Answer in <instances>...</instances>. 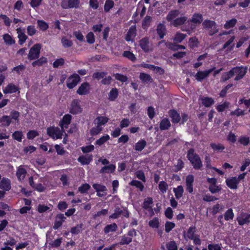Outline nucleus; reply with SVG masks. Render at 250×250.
<instances>
[{
  "instance_id": "1",
  "label": "nucleus",
  "mask_w": 250,
  "mask_h": 250,
  "mask_svg": "<svg viewBox=\"0 0 250 250\" xmlns=\"http://www.w3.org/2000/svg\"><path fill=\"white\" fill-rule=\"evenodd\" d=\"M188 158L195 169H199L202 166V164L199 157L194 153L193 149H190L188 154Z\"/></svg>"
},
{
  "instance_id": "2",
  "label": "nucleus",
  "mask_w": 250,
  "mask_h": 250,
  "mask_svg": "<svg viewBox=\"0 0 250 250\" xmlns=\"http://www.w3.org/2000/svg\"><path fill=\"white\" fill-rule=\"evenodd\" d=\"M63 132L64 130H60L57 127H50L47 129V134L53 139L61 138Z\"/></svg>"
},
{
  "instance_id": "3",
  "label": "nucleus",
  "mask_w": 250,
  "mask_h": 250,
  "mask_svg": "<svg viewBox=\"0 0 250 250\" xmlns=\"http://www.w3.org/2000/svg\"><path fill=\"white\" fill-rule=\"evenodd\" d=\"M207 181L209 184L208 189L211 193L214 194L218 193L221 190L222 188L221 186L216 184V179L214 178H208Z\"/></svg>"
},
{
  "instance_id": "4",
  "label": "nucleus",
  "mask_w": 250,
  "mask_h": 250,
  "mask_svg": "<svg viewBox=\"0 0 250 250\" xmlns=\"http://www.w3.org/2000/svg\"><path fill=\"white\" fill-rule=\"evenodd\" d=\"M204 28L207 29L209 31V34L210 35L214 34L217 32L218 30L216 26V23L212 21L205 20L202 23Z\"/></svg>"
},
{
  "instance_id": "5",
  "label": "nucleus",
  "mask_w": 250,
  "mask_h": 250,
  "mask_svg": "<svg viewBox=\"0 0 250 250\" xmlns=\"http://www.w3.org/2000/svg\"><path fill=\"white\" fill-rule=\"evenodd\" d=\"M42 46L39 43H37L30 49L29 54L28 58L30 60H34L39 57L40 50Z\"/></svg>"
},
{
  "instance_id": "6",
  "label": "nucleus",
  "mask_w": 250,
  "mask_h": 250,
  "mask_svg": "<svg viewBox=\"0 0 250 250\" xmlns=\"http://www.w3.org/2000/svg\"><path fill=\"white\" fill-rule=\"evenodd\" d=\"M80 4V0H62L61 6L64 9L78 8Z\"/></svg>"
},
{
  "instance_id": "7",
  "label": "nucleus",
  "mask_w": 250,
  "mask_h": 250,
  "mask_svg": "<svg viewBox=\"0 0 250 250\" xmlns=\"http://www.w3.org/2000/svg\"><path fill=\"white\" fill-rule=\"evenodd\" d=\"M80 81V77L78 74H74L70 76L67 81V86L71 89L74 88Z\"/></svg>"
},
{
  "instance_id": "8",
  "label": "nucleus",
  "mask_w": 250,
  "mask_h": 250,
  "mask_svg": "<svg viewBox=\"0 0 250 250\" xmlns=\"http://www.w3.org/2000/svg\"><path fill=\"white\" fill-rule=\"evenodd\" d=\"M247 68L244 67H235L233 68L234 76H236L235 80L238 81L242 79L247 72Z\"/></svg>"
},
{
  "instance_id": "9",
  "label": "nucleus",
  "mask_w": 250,
  "mask_h": 250,
  "mask_svg": "<svg viewBox=\"0 0 250 250\" xmlns=\"http://www.w3.org/2000/svg\"><path fill=\"white\" fill-rule=\"evenodd\" d=\"M215 69V67H213L208 70L205 71H198L195 75V79L198 81H202L203 80L208 77L210 73L213 71Z\"/></svg>"
},
{
  "instance_id": "10",
  "label": "nucleus",
  "mask_w": 250,
  "mask_h": 250,
  "mask_svg": "<svg viewBox=\"0 0 250 250\" xmlns=\"http://www.w3.org/2000/svg\"><path fill=\"white\" fill-rule=\"evenodd\" d=\"M82 110V108L80 104V101L78 100H74L71 104L70 112L73 114H77L81 113Z\"/></svg>"
},
{
  "instance_id": "11",
  "label": "nucleus",
  "mask_w": 250,
  "mask_h": 250,
  "mask_svg": "<svg viewBox=\"0 0 250 250\" xmlns=\"http://www.w3.org/2000/svg\"><path fill=\"white\" fill-rule=\"evenodd\" d=\"M90 90V86L87 83H83L79 86L77 93L80 95L88 94Z\"/></svg>"
},
{
  "instance_id": "12",
  "label": "nucleus",
  "mask_w": 250,
  "mask_h": 250,
  "mask_svg": "<svg viewBox=\"0 0 250 250\" xmlns=\"http://www.w3.org/2000/svg\"><path fill=\"white\" fill-rule=\"evenodd\" d=\"M140 46L145 52H148L152 50V46L151 44L147 38H144L140 41Z\"/></svg>"
},
{
  "instance_id": "13",
  "label": "nucleus",
  "mask_w": 250,
  "mask_h": 250,
  "mask_svg": "<svg viewBox=\"0 0 250 250\" xmlns=\"http://www.w3.org/2000/svg\"><path fill=\"white\" fill-rule=\"evenodd\" d=\"M239 225L242 226L250 222V214L241 213L237 218Z\"/></svg>"
},
{
  "instance_id": "14",
  "label": "nucleus",
  "mask_w": 250,
  "mask_h": 250,
  "mask_svg": "<svg viewBox=\"0 0 250 250\" xmlns=\"http://www.w3.org/2000/svg\"><path fill=\"white\" fill-rule=\"evenodd\" d=\"M194 178L192 175H188L186 178V190L191 193L193 191V183Z\"/></svg>"
},
{
  "instance_id": "15",
  "label": "nucleus",
  "mask_w": 250,
  "mask_h": 250,
  "mask_svg": "<svg viewBox=\"0 0 250 250\" xmlns=\"http://www.w3.org/2000/svg\"><path fill=\"white\" fill-rule=\"evenodd\" d=\"M153 204V200L151 197H147L145 199L144 204H143V208L146 210H147L150 214V215H153L154 214V212L152 208V205Z\"/></svg>"
},
{
  "instance_id": "16",
  "label": "nucleus",
  "mask_w": 250,
  "mask_h": 250,
  "mask_svg": "<svg viewBox=\"0 0 250 250\" xmlns=\"http://www.w3.org/2000/svg\"><path fill=\"white\" fill-rule=\"evenodd\" d=\"M17 91L19 92L18 86L12 83L8 84L3 88V92L4 94H12Z\"/></svg>"
},
{
  "instance_id": "17",
  "label": "nucleus",
  "mask_w": 250,
  "mask_h": 250,
  "mask_svg": "<svg viewBox=\"0 0 250 250\" xmlns=\"http://www.w3.org/2000/svg\"><path fill=\"white\" fill-rule=\"evenodd\" d=\"M109 118L105 116H98L94 121V124L95 125L102 127L108 121Z\"/></svg>"
},
{
  "instance_id": "18",
  "label": "nucleus",
  "mask_w": 250,
  "mask_h": 250,
  "mask_svg": "<svg viewBox=\"0 0 250 250\" xmlns=\"http://www.w3.org/2000/svg\"><path fill=\"white\" fill-rule=\"evenodd\" d=\"M71 119L72 116L69 114H66L63 117L59 124L62 130H64V128L68 127V125L70 123Z\"/></svg>"
},
{
  "instance_id": "19",
  "label": "nucleus",
  "mask_w": 250,
  "mask_h": 250,
  "mask_svg": "<svg viewBox=\"0 0 250 250\" xmlns=\"http://www.w3.org/2000/svg\"><path fill=\"white\" fill-rule=\"evenodd\" d=\"M26 174V170L24 168L23 166H21L18 167L16 175L20 181L22 182L24 179Z\"/></svg>"
},
{
  "instance_id": "20",
  "label": "nucleus",
  "mask_w": 250,
  "mask_h": 250,
  "mask_svg": "<svg viewBox=\"0 0 250 250\" xmlns=\"http://www.w3.org/2000/svg\"><path fill=\"white\" fill-rule=\"evenodd\" d=\"M136 26H131L128 31L127 34L125 37V40L127 42L133 41L134 38L136 35Z\"/></svg>"
},
{
  "instance_id": "21",
  "label": "nucleus",
  "mask_w": 250,
  "mask_h": 250,
  "mask_svg": "<svg viewBox=\"0 0 250 250\" xmlns=\"http://www.w3.org/2000/svg\"><path fill=\"white\" fill-rule=\"evenodd\" d=\"M227 185L231 189H236L239 184L236 177L228 178L226 180Z\"/></svg>"
},
{
  "instance_id": "22",
  "label": "nucleus",
  "mask_w": 250,
  "mask_h": 250,
  "mask_svg": "<svg viewBox=\"0 0 250 250\" xmlns=\"http://www.w3.org/2000/svg\"><path fill=\"white\" fill-rule=\"evenodd\" d=\"M92 156L91 155H86L80 156L78 160L82 165H88L92 160Z\"/></svg>"
},
{
  "instance_id": "23",
  "label": "nucleus",
  "mask_w": 250,
  "mask_h": 250,
  "mask_svg": "<svg viewBox=\"0 0 250 250\" xmlns=\"http://www.w3.org/2000/svg\"><path fill=\"white\" fill-rule=\"evenodd\" d=\"M2 39L5 44L8 45H12L15 43V41L12 36L8 33L3 35Z\"/></svg>"
},
{
  "instance_id": "24",
  "label": "nucleus",
  "mask_w": 250,
  "mask_h": 250,
  "mask_svg": "<svg viewBox=\"0 0 250 250\" xmlns=\"http://www.w3.org/2000/svg\"><path fill=\"white\" fill-rule=\"evenodd\" d=\"M65 219V217L64 216L63 214H58L56 218L54 226L53 227L54 229H58L60 227L62 226V222L64 221Z\"/></svg>"
},
{
  "instance_id": "25",
  "label": "nucleus",
  "mask_w": 250,
  "mask_h": 250,
  "mask_svg": "<svg viewBox=\"0 0 250 250\" xmlns=\"http://www.w3.org/2000/svg\"><path fill=\"white\" fill-rule=\"evenodd\" d=\"M0 188L8 191L11 188L10 181L7 178H3L0 182Z\"/></svg>"
},
{
  "instance_id": "26",
  "label": "nucleus",
  "mask_w": 250,
  "mask_h": 250,
  "mask_svg": "<svg viewBox=\"0 0 250 250\" xmlns=\"http://www.w3.org/2000/svg\"><path fill=\"white\" fill-rule=\"evenodd\" d=\"M11 118L9 116L4 115L0 118V125L3 127L9 126L11 123Z\"/></svg>"
},
{
  "instance_id": "27",
  "label": "nucleus",
  "mask_w": 250,
  "mask_h": 250,
  "mask_svg": "<svg viewBox=\"0 0 250 250\" xmlns=\"http://www.w3.org/2000/svg\"><path fill=\"white\" fill-rule=\"evenodd\" d=\"M169 115L173 123H178L180 122L181 117L176 111L174 110L169 111Z\"/></svg>"
},
{
  "instance_id": "28",
  "label": "nucleus",
  "mask_w": 250,
  "mask_h": 250,
  "mask_svg": "<svg viewBox=\"0 0 250 250\" xmlns=\"http://www.w3.org/2000/svg\"><path fill=\"white\" fill-rule=\"evenodd\" d=\"M180 14V12L179 10H175L170 11L167 17V20L171 22V23H172V21L175 20L177 17L179 16Z\"/></svg>"
},
{
  "instance_id": "29",
  "label": "nucleus",
  "mask_w": 250,
  "mask_h": 250,
  "mask_svg": "<svg viewBox=\"0 0 250 250\" xmlns=\"http://www.w3.org/2000/svg\"><path fill=\"white\" fill-rule=\"evenodd\" d=\"M187 19L188 18L185 16L177 18L172 21L171 24L175 27H177L183 24L187 20Z\"/></svg>"
},
{
  "instance_id": "30",
  "label": "nucleus",
  "mask_w": 250,
  "mask_h": 250,
  "mask_svg": "<svg viewBox=\"0 0 250 250\" xmlns=\"http://www.w3.org/2000/svg\"><path fill=\"white\" fill-rule=\"evenodd\" d=\"M187 35L185 34L177 32L173 38V40L175 43H180L187 37Z\"/></svg>"
},
{
  "instance_id": "31",
  "label": "nucleus",
  "mask_w": 250,
  "mask_h": 250,
  "mask_svg": "<svg viewBox=\"0 0 250 250\" xmlns=\"http://www.w3.org/2000/svg\"><path fill=\"white\" fill-rule=\"evenodd\" d=\"M173 192L176 199H179L182 197L184 192V188L182 186H179L176 188H174Z\"/></svg>"
},
{
  "instance_id": "32",
  "label": "nucleus",
  "mask_w": 250,
  "mask_h": 250,
  "mask_svg": "<svg viewBox=\"0 0 250 250\" xmlns=\"http://www.w3.org/2000/svg\"><path fill=\"white\" fill-rule=\"evenodd\" d=\"M202 104L206 107H209L214 103L212 98L203 97L201 99Z\"/></svg>"
},
{
  "instance_id": "33",
  "label": "nucleus",
  "mask_w": 250,
  "mask_h": 250,
  "mask_svg": "<svg viewBox=\"0 0 250 250\" xmlns=\"http://www.w3.org/2000/svg\"><path fill=\"white\" fill-rule=\"evenodd\" d=\"M166 27L164 24L160 23L157 26V32L161 39L164 38L166 34Z\"/></svg>"
},
{
  "instance_id": "34",
  "label": "nucleus",
  "mask_w": 250,
  "mask_h": 250,
  "mask_svg": "<svg viewBox=\"0 0 250 250\" xmlns=\"http://www.w3.org/2000/svg\"><path fill=\"white\" fill-rule=\"evenodd\" d=\"M196 231V228L195 227H190L187 233L185 235V238H188L192 240L194 237L196 235L195 233Z\"/></svg>"
},
{
  "instance_id": "35",
  "label": "nucleus",
  "mask_w": 250,
  "mask_h": 250,
  "mask_svg": "<svg viewBox=\"0 0 250 250\" xmlns=\"http://www.w3.org/2000/svg\"><path fill=\"white\" fill-rule=\"evenodd\" d=\"M109 136L108 134H105L100 137L99 139H98L95 142V145H98L99 146H101L102 145L104 144L106 141L109 140Z\"/></svg>"
},
{
  "instance_id": "36",
  "label": "nucleus",
  "mask_w": 250,
  "mask_h": 250,
  "mask_svg": "<svg viewBox=\"0 0 250 250\" xmlns=\"http://www.w3.org/2000/svg\"><path fill=\"white\" fill-rule=\"evenodd\" d=\"M158 188L160 192L164 194L167 192L168 188V185L166 182L162 181L159 183Z\"/></svg>"
},
{
  "instance_id": "37",
  "label": "nucleus",
  "mask_w": 250,
  "mask_h": 250,
  "mask_svg": "<svg viewBox=\"0 0 250 250\" xmlns=\"http://www.w3.org/2000/svg\"><path fill=\"white\" fill-rule=\"evenodd\" d=\"M170 126V123L167 119H164L162 120L160 124V128L161 130L167 129Z\"/></svg>"
},
{
  "instance_id": "38",
  "label": "nucleus",
  "mask_w": 250,
  "mask_h": 250,
  "mask_svg": "<svg viewBox=\"0 0 250 250\" xmlns=\"http://www.w3.org/2000/svg\"><path fill=\"white\" fill-rule=\"evenodd\" d=\"M37 25L38 28L42 31H46L49 27L47 23L43 20H38Z\"/></svg>"
},
{
  "instance_id": "39",
  "label": "nucleus",
  "mask_w": 250,
  "mask_h": 250,
  "mask_svg": "<svg viewBox=\"0 0 250 250\" xmlns=\"http://www.w3.org/2000/svg\"><path fill=\"white\" fill-rule=\"evenodd\" d=\"M115 166L114 165H110L109 166L103 167L101 169V172L103 173H112L115 169Z\"/></svg>"
},
{
  "instance_id": "40",
  "label": "nucleus",
  "mask_w": 250,
  "mask_h": 250,
  "mask_svg": "<svg viewBox=\"0 0 250 250\" xmlns=\"http://www.w3.org/2000/svg\"><path fill=\"white\" fill-rule=\"evenodd\" d=\"M114 5V1L112 0H106L104 5V11L108 12Z\"/></svg>"
},
{
  "instance_id": "41",
  "label": "nucleus",
  "mask_w": 250,
  "mask_h": 250,
  "mask_svg": "<svg viewBox=\"0 0 250 250\" xmlns=\"http://www.w3.org/2000/svg\"><path fill=\"white\" fill-rule=\"evenodd\" d=\"M117 229V225L115 223H113L112 224L107 225L104 229V232L105 233H108L110 232L116 231Z\"/></svg>"
},
{
  "instance_id": "42",
  "label": "nucleus",
  "mask_w": 250,
  "mask_h": 250,
  "mask_svg": "<svg viewBox=\"0 0 250 250\" xmlns=\"http://www.w3.org/2000/svg\"><path fill=\"white\" fill-rule=\"evenodd\" d=\"M61 42L64 48L70 47L73 45L72 41L65 37L62 38Z\"/></svg>"
},
{
  "instance_id": "43",
  "label": "nucleus",
  "mask_w": 250,
  "mask_h": 250,
  "mask_svg": "<svg viewBox=\"0 0 250 250\" xmlns=\"http://www.w3.org/2000/svg\"><path fill=\"white\" fill-rule=\"evenodd\" d=\"M237 22V20L235 19H232L230 20H228L226 21L224 24V27L225 29H229L235 26Z\"/></svg>"
},
{
  "instance_id": "44",
  "label": "nucleus",
  "mask_w": 250,
  "mask_h": 250,
  "mask_svg": "<svg viewBox=\"0 0 250 250\" xmlns=\"http://www.w3.org/2000/svg\"><path fill=\"white\" fill-rule=\"evenodd\" d=\"M132 242V237L124 235L121 237L120 244L121 245H128Z\"/></svg>"
},
{
  "instance_id": "45",
  "label": "nucleus",
  "mask_w": 250,
  "mask_h": 250,
  "mask_svg": "<svg viewBox=\"0 0 250 250\" xmlns=\"http://www.w3.org/2000/svg\"><path fill=\"white\" fill-rule=\"evenodd\" d=\"M202 16L200 14H194L191 20V21L194 23H200L202 21Z\"/></svg>"
},
{
  "instance_id": "46",
  "label": "nucleus",
  "mask_w": 250,
  "mask_h": 250,
  "mask_svg": "<svg viewBox=\"0 0 250 250\" xmlns=\"http://www.w3.org/2000/svg\"><path fill=\"white\" fill-rule=\"evenodd\" d=\"M159 220L158 218L155 217L148 222L149 226L153 228L157 229L159 227Z\"/></svg>"
},
{
  "instance_id": "47",
  "label": "nucleus",
  "mask_w": 250,
  "mask_h": 250,
  "mask_svg": "<svg viewBox=\"0 0 250 250\" xmlns=\"http://www.w3.org/2000/svg\"><path fill=\"white\" fill-rule=\"evenodd\" d=\"M23 133L21 131H16L12 134V137L19 142H21L22 139Z\"/></svg>"
},
{
  "instance_id": "48",
  "label": "nucleus",
  "mask_w": 250,
  "mask_h": 250,
  "mask_svg": "<svg viewBox=\"0 0 250 250\" xmlns=\"http://www.w3.org/2000/svg\"><path fill=\"white\" fill-rule=\"evenodd\" d=\"M146 145V142L144 140H140L137 142L135 146L136 150L141 151L143 150Z\"/></svg>"
},
{
  "instance_id": "49",
  "label": "nucleus",
  "mask_w": 250,
  "mask_h": 250,
  "mask_svg": "<svg viewBox=\"0 0 250 250\" xmlns=\"http://www.w3.org/2000/svg\"><path fill=\"white\" fill-rule=\"evenodd\" d=\"M103 130V127L95 125L90 130V133L91 135L95 136L99 134Z\"/></svg>"
},
{
  "instance_id": "50",
  "label": "nucleus",
  "mask_w": 250,
  "mask_h": 250,
  "mask_svg": "<svg viewBox=\"0 0 250 250\" xmlns=\"http://www.w3.org/2000/svg\"><path fill=\"white\" fill-rule=\"evenodd\" d=\"M229 105V103L228 102H225L223 103L218 104L216 106V109L218 112H223L226 109L228 108Z\"/></svg>"
},
{
  "instance_id": "51",
  "label": "nucleus",
  "mask_w": 250,
  "mask_h": 250,
  "mask_svg": "<svg viewBox=\"0 0 250 250\" xmlns=\"http://www.w3.org/2000/svg\"><path fill=\"white\" fill-rule=\"evenodd\" d=\"M129 184L131 186L136 187L137 188L139 189L141 191H142L144 188V186L143 185V184L141 182H140L138 181H137V180H132V181L130 182Z\"/></svg>"
},
{
  "instance_id": "52",
  "label": "nucleus",
  "mask_w": 250,
  "mask_h": 250,
  "mask_svg": "<svg viewBox=\"0 0 250 250\" xmlns=\"http://www.w3.org/2000/svg\"><path fill=\"white\" fill-rule=\"evenodd\" d=\"M93 188L96 190L97 192H104L106 190V187L101 184H95L93 185Z\"/></svg>"
},
{
  "instance_id": "53",
  "label": "nucleus",
  "mask_w": 250,
  "mask_h": 250,
  "mask_svg": "<svg viewBox=\"0 0 250 250\" xmlns=\"http://www.w3.org/2000/svg\"><path fill=\"white\" fill-rule=\"evenodd\" d=\"M234 217V213L231 208L226 211L224 215L225 219L227 221L232 220Z\"/></svg>"
},
{
  "instance_id": "54",
  "label": "nucleus",
  "mask_w": 250,
  "mask_h": 250,
  "mask_svg": "<svg viewBox=\"0 0 250 250\" xmlns=\"http://www.w3.org/2000/svg\"><path fill=\"white\" fill-rule=\"evenodd\" d=\"M233 76H234V75L232 68L229 72L224 73L222 76L221 79L223 81H226Z\"/></svg>"
},
{
  "instance_id": "55",
  "label": "nucleus",
  "mask_w": 250,
  "mask_h": 250,
  "mask_svg": "<svg viewBox=\"0 0 250 250\" xmlns=\"http://www.w3.org/2000/svg\"><path fill=\"white\" fill-rule=\"evenodd\" d=\"M166 247L168 250H177L178 249L177 245L174 241L167 243Z\"/></svg>"
},
{
  "instance_id": "56",
  "label": "nucleus",
  "mask_w": 250,
  "mask_h": 250,
  "mask_svg": "<svg viewBox=\"0 0 250 250\" xmlns=\"http://www.w3.org/2000/svg\"><path fill=\"white\" fill-rule=\"evenodd\" d=\"M118 92L117 89H112L109 94V99L110 101H114L118 96Z\"/></svg>"
},
{
  "instance_id": "57",
  "label": "nucleus",
  "mask_w": 250,
  "mask_h": 250,
  "mask_svg": "<svg viewBox=\"0 0 250 250\" xmlns=\"http://www.w3.org/2000/svg\"><path fill=\"white\" fill-rule=\"evenodd\" d=\"M47 62V59L45 57H42L40 59L32 63V65L33 66H36L37 65L40 66L45 63Z\"/></svg>"
},
{
  "instance_id": "58",
  "label": "nucleus",
  "mask_w": 250,
  "mask_h": 250,
  "mask_svg": "<svg viewBox=\"0 0 250 250\" xmlns=\"http://www.w3.org/2000/svg\"><path fill=\"white\" fill-rule=\"evenodd\" d=\"M223 208L224 207L222 205L217 204L212 207L211 208V212L213 214H215L219 211L222 210Z\"/></svg>"
},
{
  "instance_id": "59",
  "label": "nucleus",
  "mask_w": 250,
  "mask_h": 250,
  "mask_svg": "<svg viewBox=\"0 0 250 250\" xmlns=\"http://www.w3.org/2000/svg\"><path fill=\"white\" fill-rule=\"evenodd\" d=\"M90 186L88 184H83L79 188V191L82 193H86L90 188Z\"/></svg>"
},
{
  "instance_id": "60",
  "label": "nucleus",
  "mask_w": 250,
  "mask_h": 250,
  "mask_svg": "<svg viewBox=\"0 0 250 250\" xmlns=\"http://www.w3.org/2000/svg\"><path fill=\"white\" fill-rule=\"evenodd\" d=\"M37 32V30L33 25H29L27 27V33L30 36L34 35Z\"/></svg>"
},
{
  "instance_id": "61",
  "label": "nucleus",
  "mask_w": 250,
  "mask_h": 250,
  "mask_svg": "<svg viewBox=\"0 0 250 250\" xmlns=\"http://www.w3.org/2000/svg\"><path fill=\"white\" fill-rule=\"evenodd\" d=\"M175 226L174 223L171 222H167L165 224V230L167 232L170 231Z\"/></svg>"
},
{
  "instance_id": "62",
  "label": "nucleus",
  "mask_w": 250,
  "mask_h": 250,
  "mask_svg": "<svg viewBox=\"0 0 250 250\" xmlns=\"http://www.w3.org/2000/svg\"><path fill=\"white\" fill-rule=\"evenodd\" d=\"M211 148L216 151H221L224 149V146L220 144H211L210 145Z\"/></svg>"
},
{
  "instance_id": "63",
  "label": "nucleus",
  "mask_w": 250,
  "mask_h": 250,
  "mask_svg": "<svg viewBox=\"0 0 250 250\" xmlns=\"http://www.w3.org/2000/svg\"><path fill=\"white\" fill-rule=\"evenodd\" d=\"M198 43V40L196 38L193 37L189 39L188 45L191 48H194L197 46Z\"/></svg>"
},
{
  "instance_id": "64",
  "label": "nucleus",
  "mask_w": 250,
  "mask_h": 250,
  "mask_svg": "<svg viewBox=\"0 0 250 250\" xmlns=\"http://www.w3.org/2000/svg\"><path fill=\"white\" fill-rule=\"evenodd\" d=\"M123 56L129 60L133 61L136 59L135 55L129 51H125L123 53Z\"/></svg>"
}]
</instances>
